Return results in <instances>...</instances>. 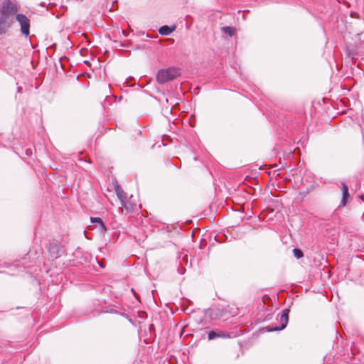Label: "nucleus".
Here are the masks:
<instances>
[{"instance_id": "1", "label": "nucleus", "mask_w": 364, "mask_h": 364, "mask_svg": "<svg viewBox=\"0 0 364 364\" xmlns=\"http://www.w3.org/2000/svg\"><path fill=\"white\" fill-rule=\"evenodd\" d=\"M18 10L17 5L10 0H5L0 5V34L5 33L11 27Z\"/></svg>"}, {"instance_id": "2", "label": "nucleus", "mask_w": 364, "mask_h": 364, "mask_svg": "<svg viewBox=\"0 0 364 364\" xmlns=\"http://www.w3.org/2000/svg\"><path fill=\"white\" fill-rule=\"evenodd\" d=\"M180 75V70L176 68H169L167 69H161L158 71L156 75V80L159 84H164L170 80H174Z\"/></svg>"}, {"instance_id": "3", "label": "nucleus", "mask_w": 364, "mask_h": 364, "mask_svg": "<svg viewBox=\"0 0 364 364\" xmlns=\"http://www.w3.org/2000/svg\"><path fill=\"white\" fill-rule=\"evenodd\" d=\"M49 256L51 259H55L65 253L64 247L58 241L50 242L48 246Z\"/></svg>"}, {"instance_id": "4", "label": "nucleus", "mask_w": 364, "mask_h": 364, "mask_svg": "<svg viewBox=\"0 0 364 364\" xmlns=\"http://www.w3.org/2000/svg\"><path fill=\"white\" fill-rule=\"evenodd\" d=\"M289 311L290 310L289 309H284L282 312L279 318L280 326H268L265 328L267 329V331L272 332L274 331H281L284 329L288 323Z\"/></svg>"}, {"instance_id": "5", "label": "nucleus", "mask_w": 364, "mask_h": 364, "mask_svg": "<svg viewBox=\"0 0 364 364\" xmlns=\"http://www.w3.org/2000/svg\"><path fill=\"white\" fill-rule=\"evenodd\" d=\"M16 20L21 26V31L25 36H28L30 33V20L28 17L22 14L16 15Z\"/></svg>"}, {"instance_id": "6", "label": "nucleus", "mask_w": 364, "mask_h": 364, "mask_svg": "<svg viewBox=\"0 0 364 364\" xmlns=\"http://www.w3.org/2000/svg\"><path fill=\"white\" fill-rule=\"evenodd\" d=\"M115 192L120 200L122 206L124 207L127 211H132L133 207L128 206L127 203V193L123 191V189L119 186H117L115 187Z\"/></svg>"}, {"instance_id": "7", "label": "nucleus", "mask_w": 364, "mask_h": 364, "mask_svg": "<svg viewBox=\"0 0 364 364\" xmlns=\"http://www.w3.org/2000/svg\"><path fill=\"white\" fill-rule=\"evenodd\" d=\"M90 221L92 223H96L97 224V227L98 228L100 232H105L107 228H106V226L104 223V222L102 221V220L100 218H98V217H96V218H90Z\"/></svg>"}, {"instance_id": "8", "label": "nucleus", "mask_w": 364, "mask_h": 364, "mask_svg": "<svg viewBox=\"0 0 364 364\" xmlns=\"http://www.w3.org/2000/svg\"><path fill=\"white\" fill-rule=\"evenodd\" d=\"M227 336L223 332H217L215 331H211L208 334V338L209 340H214L218 338H226Z\"/></svg>"}, {"instance_id": "9", "label": "nucleus", "mask_w": 364, "mask_h": 364, "mask_svg": "<svg viewBox=\"0 0 364 364\" xmlns=\"http://www.w3.org/2000/svg\"><path fill=\"white\" fill-rule=\"evenodd\" d=\"M341 186L343 190V198L341 203V205H345L346 203V199L349 196L348 188V186L343 182L341 183Z\"/></svg>"}, {"instance_id": "10", "label": "nucleus", "mask_w": 364, "mask_h": 364, "mask_svg": "<svg viewBox=\"0 0 364 364\" xmlns=\"http://www.w3.org/2000/svg\"><path fill=\"white\" fill-rule=\"evenodd\" d=\"M174 28L169 27L168 26H163L159 29V33L162 36H168L171 34Z\"/></svg>"}, {"instance_id": "11", "label": "nucleus", "mask_w": 364, "mask_h": 364, "mask_svg": "<svg viewBox=\"0 0 364 364\" xmlns=\"http://www.w3.org/2000/svg\"><path fill=\"white\" fill-rule=\"evenodd\" d=\"M218 309H209L205 311V314L209 316L212 319L216 318L218 316Z\"/></svg>"}, {"instance_id": "12", "label": "nucleus", "mask_w": 364, "mask_h": 364, "mask_svg": "<svg viewBox=\"0 0 364 364\" xmlns=\"http://www.w3.org/2000/svg\"><path fill=\"white\" fill-rule=\"evenodd\" d=\"M222 30L225 33L228 34L229 36H233L235 32V29L230 26L223 27Z\"/></svg>"}, {"instance_id": "13", "label": "nucleus", "mask_w": 364, "mask_h": 364, "mask_svg": "<svg viewBox=\"0 0 364 364\" xmlns=\"http://www.w3.org/2000/svg\"><path fill=\"white\" fill-rule=\"evenodd\" d=\"M294 255L296 258L299 259L304 256L303 252L298 248H294L293 250Z\"/></svg>"}, {"instance_id": "14", "label": "nucleus", "mask_w": 364, "mask_h": 364, "mask_svg": "<svg viewBox=\"0 0 364 364\" xmlns=\"http://www.w3.org/2000/svg\"><path fill=\"white\" fill-rule=\"evenodd\" d=\"M127 203L129 207H132V206L133 207V209L132 210H133L134 209V208L136 207V204H132V203H129L128 201H127Z\"/></svg>"}, {"instance_id": "15", "label": "nucleus", "mask_w": 364, "mask_h": 364, "mask_svg": "<svg viewBox=\"0 0 364 364\" xmlns=\"http://www.w3.org/2000/svg\"><path fill=\"white\" fill-rule=\"evenodd\" d=\"M40 5H41V6H45L46 3H45V2H41V3L40 4Z\"/></svg>"}, {"instance_id": "16", "label": "nucleus", "mask_w": 364, "mask_h": 364, "mask_svg": "<svg viewBox=\"0 0 364 364\" xmlns=\"http://www.w3.org/2000/svg\"><path fill=\"white\" fill-rule=\"evenodd\" d=\"M21 87H18V92H21Z\"/></svg>"}]
</instances>
